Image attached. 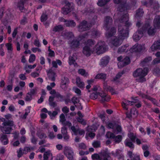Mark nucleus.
I'll return each instance as SVG.
<instances>
[{"label": "nucleus", "instance_id": "nucleus-7", "mask_svg": "<svg viewBox=\"0 0 160 160\" xmlns=\"http://www.w3.org/2000/svg\"><path fill=\"white\" fill-rule=\"evenodd\" d=\"M91 26V23H88L85 20L83 21L78 26V30L80 32L87 30L89 29Z\"/></svg>", "mask_w": 160, "mask_h": 160}, {"label": "nucleus", "instance_id": "nucleus-47", "mask_svg": "<svg viewBox=\"0 0 160 160\" xmlns=\"http://www.w3.org/2000/svg\"><path fill=\"white\" fill-rule=\"evenodd\" d=\"M98 92H95L92 93L90 96V98L93 99H96L97 98L98 95Z\"/></svg>", "mask_w": 160, "mask_h": 160}, {"label": "nucleus", "instance_id": "nucleus-55", "mask_svg": "<svg viewBox=\"0 0 160 160\" xmlns=\"http://www.w3.org/2000/svg\"><path fill=\"white\" fill-rule=\"evenodd\" d=\"M32 98L31 95L29 93H28L25 98V100L26 101L29 102L32 99Z\"/></svg>", "mask_w": 160, "mask_h": 160}, {"label": "nucleus", "instance_id": "nucleus-63", "mask_svg": "<svg viewBox=\"0 0 160 160\" xmlns=\"http://www.w3.org/2000/svg\"><path fill=\"white\" fill-rule=\"evenodd\" d=\"M72 103L75 105L79 102V99L78 98L76 97H73L72 99Z\"/></svg>", "mask_w": 160, "mask_h": 160}, {"label": "nucleus", "instance_id": "nucleus-31", "mask_svg": "<svg viewBox=\"0 0 160 160\" xmlns=\"http://www.w3.org/2000/svg\"><path fill=\"white\" fill-rule=\"evenodd\" d=\"M25 0H19L17 6L20 10H22L24 9V4Z\"/></svg>", "mask_w": 160, "mask_h": 160}, {"label": "nucleus", "instance_id": "nucleus-57", "mask_svg": "<svg viewBox=\"0 0 160 160\" xmlns=\"http://www.w3.org/2000/svg\"><path fill=\"white\" fill-rule=\"evenodd\" d=\"M116 124L114 123L108 122L107 124V127L108 128H112L114 129L115 125Z\"/></svg>", "mask_w": 160, "mask_h": 160}, {"label": "nucleus", "instance_id": "nucleus-52", "mask_svg": "<svg viewBox=\"0 0 160 160\" xmlns=\"http://www.w3.org/2000/svg\"><path fill=\"white\" fill-rule=\"evenodd\" d=\"M152 60V58L151 57H149L145 58L143 61L141 62V64L143 65L144 64V63H147L149 62Z\"/></svg>", "mask_w": 160, "mask_h": 160}, {"label": "nucleus", "instance_id": "nucleus-4", "mask_svg": "<svg viewBox=\"0 0 160 160\" xmlns=\"http://www.w3.org/2000/svg\"><path fill=\"white\" fill-rule=\"evenodd\" d=\"M114 2L116 4H120L118 8V10L121 12H124L122 16H125V14L128 13L126 10H128L130 7L126 3V0H113Z\"/></svg>", "mask_w": 160, "mask_h": 160}, {"label": "nucleus", "instance_id": "nucleus-49", "mask_svg": "<svg viewBox=\"0 0 160 160\" xmlns=\"http://www.w3.org/2000/svg\"><path fill=\"white\" fill-rule=\"evenodd\" d=\"M137 47L138 50V52H141L142 50H144L145 49V47L144 45H141L140 44H137Z\"/></svg>", "mask_w": 160, "mask_h": 160}, {"label": "nucleus", "instance_id": "nucleus-28", "mask_svg": "<svg viewBox=\"0 0 160 160\" xmlns=\"http://www.w3.org/2000/svg\"><path fill=\"white\" fill-rule=\"evenodd\" d=\"M76 82L77 85L79 88H84V83L81 80L79 77H77L76 78Z\"/></svg>", "mask_w": 160, "mask_h": 160}, {"label": "nucleus", "instance_id": "nucleus-64", "mask_svg": "<svg viewBox=\"0 0 160 160\" xmlns=\"http://www.w3.org/2000/svg\"><path fill=\"white\" fill-rule=\"evenodd\" d=\"M137 43L134 45L131 49L130 51L131 52H138V50H137Z\"/></svg>", "mask_w": 160, "mask_h": 160}, {"label": "nucleus", "instance_id": "nucleus-50", "mask_svg": "<svg viewBox=\"0 0 160 160\" xmlns=\"http://www.w3.org/2000/svg\"><path fill=\"white\" fill-rule=\"evenodd\" d=\"M63 27L61 25L55 27L53 28V31L55 32L63 30Z\"/></svg>", "mask_w": 160, "mask_h": 160}, {"label": "nucleus", "instance_id": "nucleus-44", "mask_svg": "<svg viewBox=\"0 0 160 160\" xmlns=\"http://www.w3.org/2000/svg\"><path fill=\"white\" fill-rule=\"evenodd\" d=\"M143 13V12L142 9H139L137 11L136 17H141L142 16Z\"/></svg>", "mask_w": 160, "mask_h": 160}, {"label": "nucleus", "instance_id": "nucleus-8", "mask_svg": "<svg viewBox=\"0 0 160 160\" xmlns=\"http://www.w3.org/2000/svg\"><path fill=\"white\" fill-rule=\"evenodd\" d=\"M113 20L111 17L106 16L105 17L104 20L103 27L105 29H108L112 25Z\"/></svg>", "mask_w": 160, "mask_h": 160}, {"label": "nucleus", "instance_id": "nucleus-38", "mask_svg": "<svg viewBox=\"0 0 160 160\" xmlns=\"http://www.w3.org/2000/svg\"><path fill=\"white\" fill-rule=\"evenodd\" d=\"M123 74V73L121 72H118V74H117L115 77L112 80V81L115 82H118L119 79L121 77Z\"/></svg>", "mask_w": 160, "mask_h": 160}, {"label": "nucleus", "instance_id": "nucleus-10", "mask_svg": "<svg viewBox=\"0 0 160 160\" xmlns=\"http://www.w3.org/2000/svg\"><path fill=\"white\" fill-rule=\"evenodd\" d=\"M123 39L118 36V37L113 38L110 42V43L113 46L118 47L122 43Z\"/></svg>", "mask_w": 160, "mask_h": 160}, {"label": "nucleus", "instance_id": "nucleus-56", "mask_svg": "<svg viewBox=\"0 0 160 160\" xmlns=\"http://www.w3.org/2000/svg\"><path fill=\"white\" fill-rule=\"evenodd\" d=\"M106 136L108 138H114L115 137L114 134L109 132L107 133Z\"/></svg>", "mask_w": 160, "mask_h": 160}, {"label": "nucleus", "instance_id": "nucleus-34", "mask_svg": "<svg viewBox=\"0 0 160 160\" xmlns=\"http://www.w3.org/2000/svg\"><path fill=\"white\" fill-rule=\"evenodd\" d=\"M5 45L7 48L8 52L9 53H12L13 50L12 44L7 43L5 44Z\"/></svg>", "mask_w": 160, "mask_h": 160}, {"label": "nucleus", "instance_id": "nucleus-37", "mask_svg": "<svg viewBox=\"0 0 160 160\" xmlns=\"http://www.w3.org/2000/svg\"><path fill=\"white\" fill-rule=\"evenodd\" d=\"M157 58H155L153 61L154 64L160 62V52H158L155 54Z\"/></svg>", "mask_w": 160, "mask_h": 160}, {"label": "nucleus", "instance_id": "nucleus-46", "mask_svg": "<svg viewBox=\"0 0 160 160\" xmlns=\"http://www.w3.org/2000/svg\"><path fill=\"white\" fill-rule=\"evenodd\" d=\"M128 137L132 142H135L136 136L133 133L130 132L128 134Z\"/></svg>", "mask_w": 160, "mask_h": 160}, {"label": "nucleus", "instance_id": "nucleus-40", "mask_svg": "<svg viewBox=\"0 0 160 160\" xmlns=\"http://www.w3.org/2000/svg\"><path fill=\"white\" fill-rule=\"evenodd\" d=\"M55 97L58 99V101L60 102H62L64 100V97L61 95L59 92H57L56 95Z\"/></svg>", "mask_w": 160, "mask_h": 160}, {"label": "nucleus", "instance_id": "nucleus-25", "mask_svg": "<svg viewBox=\"0 0 160 160\" xmlns=\"http://www.w3.org/2000/svg\"><path fill=\"white\" fill-rule=\"evenodd\" d=\"M47 72L48 74L49 79L52 81H55V80L56 73L53 72L52 69H49Z\"/></svg>", "mask_w": 160, "mask_h": 160}, {"label": "nucleus", "instance_id": "nucleus-16", "mask_svg": "<svg viewBox=\"0 0 160 160\" xmlns=\"http://www.w3.org/2000/svg\"><path fill=\"white\" fill-rule=\"evenodd\" d=\"M77 59L76 54L74 53L72 56H70L69 57L68 62L69 64L70 65H73L74 67H77L78 66V64L75 61Z\"/></svg>", "mask_w": 160, "mask_h": 160}, {"label": "nucleus", "instance_id": "nucleus-2", "mask_svg": "<svg viewBox=\"0 0 160 160\" xmlns=\"http://www.w3.org/2000/svg\"><path fill=\"white\" fill-rule=\"evenodd\" d=\"M148 71L147 68H144L143 69L139 68L134 72L133 75L134 77L138 78L136 79L138 82H142L146 81L144 77L148 74Z\"/></svg>", "mask_w": 160, "mask_h": 160}, {"label": "nucleus", "instance_id": "nucleus-19", "mask_svg": "<svg viewBox=\"0 0 160 160\" xmlns=\"http://www.w3.org/2000/svg\"><path fill=\"white\" fill-rule=\"evenodd\" d=\"M106 30V35L108 38L111 37L114 35L116 32V29L114 27L108 28V29H105Z\"/></svg>", "mask_w": 160, "mask_h": 160}, {"label": "nucleus", "instance_id": "nucleus-27", "mask_svg": "<svg viewBox=\"0 0 160 160\" xmlns=\"http://www.w3.org/2000/svg\"><path fill=\"white\" fill-rule=\"evenodd\" d=\"M109 59L108 56L103 57L101 60L100 65L102 67L106 66L108 63Z\"/></svg>", "mask_w": 160, "mask_h": 160}, {"label": "nucleus", "instance_id": "nucleus-62", "mask_svg": "<svg viewBox=\"0 0 160 160\" xmlns=\"http://www.w3.org/2000/svg\"><path fill=\"white\" fill-rule=\"evenodd\" d=\"M25 111L26 112L22 116V118L23 119L26 118L27 116L30 112V109L29 108H28L25 109Z\"/></svg>", "mask_w": 160, "mask_h": 160}, {"label": "nucleus", "instance_id": "nucleus-32", "mask_svg": "<svg viewBox=\"0 0 160 160\" xmlns=\"http://www.w3.org/2000/svg\"><path fill=\"white\" fill-rule=\"evenodd\" d=\"M124 144L126 146L130 148H134L133 144L128 138L126 139L124 141Z\"/></svg>", "mask_w": 160, "mask_h": 160}, {"label": "nucleus", "instance_id": "nucleus-21", "mask_svg": "<svg viewBox=\"0 0 160 160\" xmlns=\"http://www.w3.org/2000/svg\"><path fill=\"white\" fill-rule=\"evenodd\" d=\"M137 102L130 101L128 100H124L122 103V106L123 108L128 110V108L127 106L128 105H132L134 104L135 103H137Z\"/></svg>", "mask_w": 160, "mask_h": 160}, {"label": "nucleus", "instance_id": "nucleus-14", "mask_svg": "<svg viewBox=\"0 0 160 160\" xmlns=\"http://www.w3.org/2000/svg\"><path fill=\"white\" fill-rule=\"evenodd\" d=\"M71 129L75 135L79 134L80 135H84L85 133V131L80 128H76L74 126H72L71 127Z\"/></svg>", "mask_w": 160, "mask_h": 160}, {"label": "nucleus", "instance_id": "nucleus-22", "mask_svg": "<svg viewBox=\"0 0 160 160\" xmlns=\"http://www.w3.org/2000/svg\"><path fill=\"white\" fill-rule=\"evenodd\" d=\"M98 95L101 97V98L100 99V101L102 102L105 101L108 102L110 100V96L103 92L101 93L99 92Z\"/></svg>", "mask_w": 160, "mask_h": 160}, {"label": "nucleus", "instance_id": "nucleus-61", "mask_svg": "<svg viewBox=\"0 0 160 160\" xmlns=\"http://www.w3.org/2000/svg\"><path fill=\"white\" fill-rule=\"evenodd\" d=\"M114 138L115 142L118 143L121 141L122 138L121 136L118 135L116 137L115 136Z\"/></svg>", "mask_w": 160, "mask_h": 160}, {"label": "nucleus", "instance_id": "nucleus-39", "mask_svg": "<svg viewBox=\"0 0 160 160\" xmlns=\"http://www.w3.org/2000/svg\"><path fill=\"white\" fill-rule=\"evenodd\" d=\"M67 27H73L76 26V24L73 20L68 21L65 23Z\"/></svg>", "mask_w": 160, "mask_h": 160}, {"label": "nucleus", "instance_id": "nucleus-11", "mask_svg": "<svg viewBox=\"0 0 160 160\" xmlns=\"http://www.w3.org/2000/svg\"><path fill=\"white\" fill-rule=\"evenodd\" d=\"M142 30L144 31L146 30H148V33L149 35H152L155 33V28H152L150 27L148 23H146L143 26Z\"/></svg>", "mask_w": 160, "mask_h": 160}, {"label": "nucleus", "instance_id": "nucleus-29", "mask_svg": "<svg viewBox=\"0 0 160 160\" xmlns=\"http://www.w3.org/2000/svg\"><path fill=\"white\" fill-rule=\"evenodd\" d=\"M107 78V75L105 73H100L97 74L95 77L97 79H102L105 81Z\"/></svg>", "mask_w": 160, "mask_h": 160}, {"label": "nucleus", "instance_id": "nucleus-12", "mask_svg": "<svg viewBox=\"0 0 160 160\" xmlns=\"http://www.w3.org/2000/svg\"><path fill=\"white\" fill-rule=\"evenodd\" d=\"M64 154L69 160H72L73 152L71 148L68 147L64 148Z\"/></svg>", "mask_w": 160, "mask_h": 160}, {"label": "nucleus", "instance_id": "nucleus-35", "mask_svg": "<svg viewBox=\"0 0 160 160\" xmlns=\"http://www.w3.org/2000/svg\"><path fill=\"white\" fill-rule=\"evenodd\" d=\"M2 132L6 134H10L11 132L12 128L8 127H2Z\"/></svg>", "mask_w": 160, "mask_h": 160}, {"label": "nucleus", "instance_id": "nucleus-54", "mask_svg": "<svg viewBox=\"0 0 160 160\" xmlns=\"http://www.w3.org/2000/svg\"><path fill=\"white\" fill-rule=\"evenodd\" d=\"M113 130L114 132L117 131L118 132H119L122 131V128L120 126L116 124V125H115L114 129Z\"/></svg>", "mask_w": 160, "mask_h": 160}, {"label": "nucleus", "instance_id": "nucleus-58", "mask_svg": "<svg viewBox=\"0 0 160 160\" xmlns=\"http://www.w3.org/2000/svg\"><path fill=\"white\" fill-rule=\"evenodd\" d=\"M78 95L80 96L81 95V92L80 89L77 87H74L72 89Z\"/></svg>", "mask_w": 160, "mask_h": 160}, {"label": "nucleus", "instance_id": "nucleus-43", "mask_svg": "<svg viewBox=\"0 0 160 160\" xmlns=\"http://www.w3.org/2000/svg\"><path fill=\"white\" fill-rule=\"evenodd\" d=\"M131 113L133 117H136L138 115V111L135 108H133L131 109Z\"/></svg>", "mask_w": 160, "mask_h": 160}, {"label": "nucleus", "instance_id": "nucleus-48", "mask_svg": "<svg viewBox=\"0 0 160 160\" xmlns=\"http://www.w3.org/2000/svg\"><path fill=\"white\" fill-rule=\"evenodd\" d=\"M33 148L32 147H25L23 150V153L25 154H27L28 152H30L31 150H33Z\"/></svg>", "mask_w": 160, "mask_h": 160}, {"label": "nucleus", "instance_id": "nucleus-20", "mask_svg": "<svg viewBox=\"0 0 160 160\" xmlns=\"http://www.w3.org/2000/svg\"><path fill=\"white\" fill-rule=\"evenodd\" d=\"M5 118H0V120L3 122L2 125L4 126H9V127H12L14 126V122L12 120H8L6 121Z\"/></svg>", "mask_w": 160, "mask_h": 160}, {"label": "nucleus", "instance_id": "nucleus-9", "mask_svg": "<svg viewBox=\"0 0 160 160\" xmlns=\"http://www.w3.org/2000/svg\"><path fill=\"white\" fill-rule=\"evenodd\" d=\"M73 4L69 2L66 3V5L62 9V12L64 14H67L73 9Z\"/></svg>", "mask_w": 160, "mask_h": 160}, {"label": "nucleus", "instance_id": "nucleus-36", "mask_svg": "<svg viewBox=\"0 0 160 160\" xmlns=\"http://www.w3.org/2000/svg\"><path fill=\"white\" fill-rule=\"evenodd\" d=\"M78 72L79 74L85 77H87L89 75L88 72L83 69H79Z\"/></svg>", "mask_w": 160, "mask_h": 160}, {"label": "nucleus", "instance_id": "nucleus-1", "mask_svg": "<svg viewBox=\"0 0 160 160\" xmlns=\"http://www.w3.org/2000/svg\"><path fill=\"white\" fill-rule=\"evenodd\" d=\"M120 23L124 24L125 26L119 25L118 26V36L124 39L128 36V28L130 26L131 23L129 22L128 14L126 13L125 16H122L119 20Z\"/></svg>", "mask_w": 160, "mask_h": 160}, {"label": "nucleus", "instance_id": "nucleus-15", "mask_svg": "<svg viewBox=\"0 0 160 160\" xmlns=\"http://www.w3.org/2000/svg\"><path fill=\"white\" fill-rule=\"evenodd\" d=\"M130 62V59L128 57H126L118 63V65L119 68L128 64Z\"/></svg>", "mask_w": 160, "mask_h": 160}, {"label": "nucleus", "instance_id": "nucleus-42", "mask_svg": "<svg viewBox=\"0 0 160 160\" xmlns=\"http://www.w3.org/2000/svg\"><path fill=\"white\" fill-rule=\"evenodd\" d=\"M92 160H101L102 158L99 154L95 153L92 155Z\"/></svg>", "mask_w": 160, "mask_h": 160}, {"label": "nucleus", "instance_id": "nucleus-23", "mask_svg": "<svg viewBox=\"0 0 160 160\" xmlns=\"http://www.w3.org/2000/svg\"><path fill=\"white\" fill-rule=\"evenodd\" d=\"M143 35V32L138 30L133 35V38L135 41H137L139 40Z\"/></svg>", "mask_w": 160, "mask_h": 160}, {"label": "nucleus", "instance_id": "nucleus-17", "mask_svg": "<svg viewBox=\"0 0 160 160\" xmlns=\"http://www.w3.org/2000/svg\"><path fill=\"white\" fill-rule=\"evenodd\" d=\"M97 129V128L94 125L88 127V131L89 132L88 134V136L91 138H94L95 134V133L92 132L95 131Z\"/></svg>", "mask_w": 160, "mask_h": 160}, {"label": "nucleus", "instance_id": "nucleus-18", "mask_svg": "<svg viewBox=\"0 0 160 160\" xmlns=\"http://www.w3.org/2000/svg\"><path fill=\"white\" fill-rule=\"evenodd\" d=\"M159 49H160V40L155 42L151 47L149 50L150 52H153Z\"/></svg>", "mask_w": 160, "mask_h": 160}, {"label": "nucleus", "instance_id": "nucleus-6", "mask_svg": "<svg viewBox=\"0 0 160 160\" xmlns=\"http://www.w3.org/2000/svg\"><path fill=\"white\" fill-rule=\"evenodd\" d=\"M87 34L86 33L85 35L80 36L77 39L74 40L71 43V46L72 48H76L79 47V42H83L85 40V39L87 36Z\"/></svg>", "mask_w": 160, "mask_h": 160}, {"label": "nucleus", "instance_id": "nucleus-51", "mask_svg": "<svg viewBox=\"0 0 160 160\" xmlns=\"http://www.w3.org/2000/svg\"><path fill=\"white\" fill-rule=\"evenodd\" d=\"M102 157L103 158V160H108V158L110 157L109 154L106 152L102 153Z\"/></svg>", "mask_w": 160, "mask_h": 160}, {"label": "nucleus", "instance_id": "nucleus-24", "mask_svg": "<svg viewBox=\"0 0 160 160\" xmlns=\"http://www.w3.org/2000/svg\"><path fill=\"white\" fill-rule=\"evenodd\" d=\"M52 155L50 151H48L44 152L43 160H52Z\"/></svg>", "mask_w": 160, "mask_h": 160}, {"label": "nucleus", "instance_id": "nucleus-41", "mask_svg": "<svg viewBox=\"0 0 160 160\" xmlns=\"http://www.w3.org/2000/svg\"><path fill=\"white\" fill-rule=\"evenodd\" d=\"M128 46L127 45H124L121 46L118 49V52L121 53L123 52L127 51L128 50L127 49Z\"/></svg>", "mask_w": 160, "mask_h": 160}, {"label": "nucleus", "instance_id": "nucleus-45", "mask_svg": "<svg viewBox=\"0 0 160 160\" xmlns=\"http://www.w3.org/2000/svg\"><path fill=\"white\" fill-rule=\"evenodd\" d=\"M101 143L99 141H95L92 143V146L95 148H98L100 147Z\"/></svg>", "mask_w": 160, "mask_h": 160}, {"label": "nucleus", "instance_id": "nucleus-60", "mask_svg": "<svg viewBox=\"0 0 160 160\" xmlns=\"http://www.w3.org/2000/svg\"><path fill=\"white\" fill-rule=\"evenodd\" d=\"M47 18V15L46 14H42L41 17V21L42 22H44Z\"/></svg>", "mask_w": 160, "mask_h": 160}, {"label": "nucleus", "instance_id": "nucleus-30", "mask_svg": "<svg viewBox=\"0 0 160 160\" xmlns=\"http://www.w3.org/2000/svg\"><path fill=\"white\" fill-rule=\"evenodd\" d=\"M0 139L3 145H6L8 142V139L6 135H2L1 136Z\"/></svg>", "mask_w": 160, "mask_h": 160}, {"label": "nucleus", "instance_id": "nucleus-3", "mask_svg": "<svg viewBox=\"0 0 160 160\" xmlns=\"http://www.w3.org/2000/svg\"><path fill=\"white\" fill-rule=\"evenodd\" d=\"M95 42L92 39H89L85 42L86 46L82 49L83 54L87 57H89L94 51L93 48H92L95 44Z\"/></svg>", "mask_w": 160, "mask_h": 160}, {"label": "nucleus", "instance_id": "nucleus-33", "mask_svg": "<svg viewBox=\"0 0 160 160\" xmlns=\"http://www.w3.org/2000/svg\"><path fill=\"white\" fill-rule=\"evenodd\" d=\"M110 1V0H98L97 4L100 7H103Z\"/></svg>", "mask_w": 160, "mask_h": 160}, {"label": "nucleus", "instance_id": "nucleus-26", "mask_svg": "<svg viewBox=\"0 0 160 160\" xmlns=\"http://www.w3.org/2000/svg\"><path fill=\"white\" fill-rule=\"evenodd\" d=\"M68 80L67 78L64 77L61 79V87L63 90H65L67 88V84L68 82Z\"/></svg>", "mask_w": 160, "mask_h": 160}, {"label": "nucleus", "instance_id": "nucleus-13", "mask_svg": "<svg viewBox=\"0 0 160 160\" xmlns=\"http://www.w3.org/2000/svg\"><path fill=\"white\" fill-rule=\"evenodd\" d=\"M153 26L155 29H160V16H156L153 21Z\"/></svg>", "mask_w": 160, "mask_h": 160}, {"label": "nucleus", "instance_id": "nucleus-59", "mask_svg": "<svg viewBox=\"0 0 160 160\" xmlns=\"http://www.w3.org/2000/svg\"><path fill=\"white\" fill-rule=\"evenodd\" d=\"M56 85L55 83L54 82H52L50 83V85H48L47 87V89L48 90L50 91L51 90L52 88H53Z\"/></svg>", "mask_w": 160, "mask_h": 160}, {"label": "nucleus", "instance_id": "nucleus-53", "mask_svg": "<svg viewBox=\"0 0 160 160\" xmlns=\"http://www.w3.org/2000/svg\"><path fill=\"white\" fill-rule=\"evenodd\" d=\"M36 59V56L34 54H32L30 55L29 59V62L30 63L33 62L35 61Z\"/></svg>", "mask_w": 160, "mask_h": 160}, {"label": "nucleus", "instance_id": "nucleus-5", "mask_svg": "<svg viewBox=\"0 0 160 160\" xmlns=\"http://www.w3.org/2000/svg\"><path fill=\"white\" fill-rule=\"evenodd\" d=\"M107 46L104 42L99 41L93 48L94 52L98 54H100L105 52L107 50Z\"/></svg>", "mask_w": 160, "mask_h": 160}]
</instances>
